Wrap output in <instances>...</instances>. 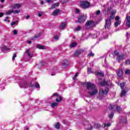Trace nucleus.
<instances>
[{
	"label": "nucleus",
	"mask_w": 130,
	"mask_h": 130,
	"mask_svg": "<svg viewBox=\"0 0 130 130\" xmlns=\"http://www.w3.org/2000/svg\"><path fill=\"white\" fill-rule=\"evenodd\" d=\"M87 89L88 90V94L90 96H95L98 94V87H96L95 84L90 82L87 83Z\"/></svg>",
	"instance_id": "1"
},
{
	"label": "nucleus",
	"mask_w": 130,
	"mask_h": 130,
	"mask_svg": "<svg viewBox=\"0 0 130 130\" xmlns=\"http://www.w3.org/2000/svg\"><path fill=\"white\" fill-rule=\"evenodd\" d=\"M114 18H115V15L111 14L110 17H108L105 19V29H109L110 28V26H111V20H113Z\"/></svg>",
	"instance_id": "2"
},
{
	"label": "nucleus",
	"mask_w": 130,
	"mask_h": 130,
	"mask_svg": "<svg viewBox=\"0 0 130 130\" xmlns=\"http://www.w3.org/2000/svg\"><path fill=\"white\" fill-rule=\"evenodd\" d=\"M108 92H109V89L108 88H106L105 89H103V88L100 89L99 92L100 98L102 99V98H104L105 96H107Z\"/></svg>",
	"instance_id": "3"
},
{
	"label": "nucleus",
	"mask_w": 130,
	"mask_h": 130,
	"mask_svg": "<svg viewBox=\"0 0 130 130\" xmlns=\"http://www.w3.org/2000/svg\"><path fill=\"white\" fill-rule=\"evenodd\" d=\"M109 109H110V110H112V111H115V110H116L118 112H121V111H122V109H121L120 106H118L116 105H110Z\"/></svg>",
	"instance_id": "4"
},
{
	"label": "nucleus",
	"mask_w": 130,
	"mask_h": 130,
	"mask_svg": "<svg viewBox=\"0 0 130 130\" xmlns=\"http://www.w3.org/2000/svg\"><path fill=\"white\" fill-rule=\"evenodd\" d=\"M82 124L84 125V128L86 130H92L93 129V126L90 124H89V122L87 121V120H84L82 122Z\"/></svg>",
	"instance_id": "5"
},
{
	"label": "nucleus",
	"mask_w": 130,
	"mask_h": 130,
	"mask_svg": "<svg viewBox=\"0 0 130 130\" xmlns=\"http://www.w3.org/2000/svg\"><path fill=\"white\" fill-rule=\"evenodd\" d=\"M95 22L92 20H89L86 22L85 28L86 29H91V28H93V27H95Z\"/></svg>",
	"instance_id": "6"
},
{
	"label": "nucleus",
	"mask_w": 130,
	"mask_h": 130,
	"mask_svg": "<svg viewBox=\"0 0 130 130\" xmlns=\"http://www.w3.org/2000/svg\"><path fill=\"white\" fill-rule=\"evenodd\" d=\"M25 55L27 56L29 58H32L33 57V52H31V50L30 49H27L25 51Z\"/></svg>",
	"instance_id": "7"
},
{
	"label": "nucleus",
	"mask_w": 130,
	"mask_h": 130,
	"mask_svg": "<svg viewBox=\"0 0 130 130\" xmlns=\"http://www.w3.org/2000/svg\"><path fill=\"white\" fill-rule=\"evenodd\" d=\"M83 9H88L90 7V3L87 1H83L82 3Z\"/></svg>",
	"instance_id": "8"
},
{
	"label": "nucleus",
	"mask_w": 130,
	"mask_h": 130,
	"mask_svg": "<svg viewBox=\"0 0 130 130\" xmlns=\"http://www.w3.org/2000/svg\"><path fill=\"white\" fill-rule=\"evenodd\" d=\"M22 7V4H14L10 6L11 9H13V10L20 9Z\"/></svg>",
	"instance_id": "9"
},
{
	"label": "nucleus",
	"mask_w": 130,
	"mask_h": 130,
	"mask_svg": "<svg viewBox=\"0 0 130 130\" xmlns=\"http://www.w3.org/2000/svg\"><path fill=\"white\" fill-rule=\"evenodd\" d=\"M54 97H56V99L55 100L56 102H59V101H61L62 100V98L57 93H55L53 94Z\"/></svg>",
	"instance_id": "10"
},
{
	"label": "nucleus",
	"mask_w": 130,
	"mask_h": 130,
	"mask_svg": "<svg viewBox=\"0 0 130 130\" xmlns=\"http://www.w3.org/2000/svg\"><path fill=\"white\" fill-rule=\"evenodd\" d=\"M11 49L10 48L7 47L6 46H4L1 49L2 52H4V53L8 52V51H9Z\"/></svg>",
	"instance_id": "11"
},
{
	"label": "nucleus",
	"mask_w": 130,
	"mask_h": 130,
	"mask_svg": "<svg viewBox=\"0 0 130 130\" xmlns=\"http://www.w3.org/2000/svg\"><path fill=\"white\" fill-rule=\"evenodd\" d=\"M62 66L63 68H67L69 66V60H63L62 63Z\"/></svg>",
	"instance_id": "12"
},
{
	"label": "nucleus",
	"mask_w": 130,
	"mask_h": 130,
	"mask_svg": "<svg viewBox=\"0 0 130 130\" xmlns=\"http://www.w3.org/2000/svg\"><path fill=\"white\" fill-rule=\"evenodd\" d=\"M126 25H127V27H130V16L127 15L126 17Z\"/></svg>",
	"instance_id": "13"
},
{
	"label": "nucleus",
	"mask_w": 130,
	"mask_h": 130,
	"mask_svg": "<svg viewBox=\"0 0 130 130\" xmlns=\"http://www.w3.org/2000/svg\"><path fill=\"white\" fill-rule=\"evenodd\" d=\"M82 52L81 50H77L73 54V56H78L81 54Z\"/></svg>",
	"instance_id": "14"
},
{
	"label": "nucleus",
	"mask_w": 130,
	"mask_h": 130,
	"mask_svg": "<svg viewBox=\"0 0 130 130\" xmlns=\"http://www.w3.org/2000/svg\"><path fill=\"white\" fill-rule=\"evenodd\" d=\"M124 59V55H119L117 56V60H118V62L120 61V60Z\"/></svg>",
	"instance_id": "15"
},
{
	"label": "nucleus",
	"mask_w": 130,
	"mask_h": 130,
	"mask_svg": "<svg viewBox=\"0 0 130 130\" xmlns=\"http://www.w3.org/2000/svg\"><path fill=\"white\" fill-rule=\"evenodd\" d=\"M117 75L118 77H121V76L123 75V72L122 71V70L119 69L117 72Z\"/></svg>",
	"instance_id": "16"
},
{
	"label": "nucleus",
	"mask_w": 130,
	"mask_h": 130,
	"mask_svg": "<svg viewBox=\"0 0 130 130\" xmlns=\"http://www.w3.org/2000/svg\"><path fill=\"white\" fill-rule=\"evenodd\" d=\"M19 87L20 88H27L28 83H27V82H24L23 84H20Z\"/></svg>",
	"instance_id": "17"
},
{
	"label": "nucleus",
	"mask_w": 130,
	"mask_h": 130,
	"mask_svg": "<svg viewBox=\"0 0 130 130\" xmlns=\"http://www.w3.org/2000/svg\"><path fill=\"white\" fill-rule=\"evenodd\" d=\"M78 45V44L76 42H73L70 44L69 45L70 48H73V47H76Z\"/></svg>",
	"instance_id": "18"
},
{
	"label": "nucleus",
	"mask_w": 130,
	"mask_h": 130,
	"mask_svg": "<svg viewBox=\"0 0 130 130\" xmlns=\"http://www.w3.org/2000/svg\"><path fill=\"white\" fill-rule=\"evenodd\" d=\"M109 126H111V123H104V125L102 126L103 128H105V127H109Z\"/></svg>",
	"instance_id": "19"
},
{
	"label": "nucleus",
	"mask_w": 130,
	"mask_h": 130,
	"mask_svg": "<svg viewBox=\"0 0 130 130\" xmlns=\"http://www.w3.org/2000/svg\"><path fill=\"white\" fill-rule=\"evenodd\" d=\"M59 9L55 10L52 14V16H57V15H58V13H59Z\"/></svg>",
	"instance_id": "20"
},
{
	"label": "nucleus",
	"mask_w": 130,
	"mask_h": 130,
	"mask_svg": "<svg viewBox=\"0 0 130 130\" xmlns=\"http://www.w3.org/2000/svg\"><path fill=\"white\" fill-rule=\"evenodd\" d=\"M59 3H55L52 5L51 9L52 10H53V9H55V8H56V7H59Z\"/></svg>",
	"instance_id": "21"
},
{
	"label": "nucleus",
	"mask_w": 130,
	"mask_h": 130,
	"mask_svg": "<svg viewBox=\"0 0 130 130\" xmlns=\"http://www.w3.org/2000/svg\"><path fill=\"white\" fill-rule=\"evenodd\" d=\"M37 48H38L39 49H45V47L44 46L38 44L37 45Z\"/></svg>",
	"instance_id": "22"
},
{
	"label": "nucleus",
	"mask_w": 130,
	"mask_h": 130,
	"mask_svg": "<svg viewBox=\"0 0 130 130\" xmlns=\"http://www.w3.org/2000/svg\"><path fill=\"white\" fill-rule=\"evenodd\" d=\"M87 20V15L85 14H83L82 15V22H85Z\"/></svg>",
	"instance_id": "23"
},
{
	"label": "nucleus",
	"mask_w": 130,
	"mask_h": 130,
	"mask_svg": "<svg viewBox=\"0 0 130 130\" xmlns=\"http://www.w3.org/2000/svg\"><path fill=\"white\" fill-rule=\"evenodd\" d=\"M100 85L102 86H106L107 85V82L106 81H103L100 83Z\"/></svg>",
	"instance_id": "24"
},
{
	"label": "nucleus",
	"mask_w": 130,
	"mask_h": 130,
	"mask_svg": "<svg viewBox=\"0 0 130 130\" xmlns=\"http://www.w3.org/2000/svg\"><path fill=\"white\" fill-rule=\"evenodd\" d=\"M66 25H67L66 22H62L60 26V29H63L66 27Z\"/></svg>",
	"instance_id": "25"
},
{
	"label": "nucleus",
	"mask_w": 130,
	"mask_h": 130,
	"mask_svg": "<svg viewBox=\"0 0 130 130\" xmlns=\"http://www.w3.org/2000/svg\"><path fill=\"white\" fill-rule=\"evenodd\" d=\"M58 105V103H53L51 104V106L52 107V108H54V107L57 106Z\"/></svg>",
	"instance_id": "26"
},
{
	"label": "nucleus",
	"mask_w": 130,
	"mask_h": 130,
	"mask_svg": "<svg viewBox=\"0 0 130 130\" xmlns=\"http://www.w3.org/2000/svg\"><path fill=\"white\" fill-rule=\"evenodd\" d=\"M121 21L119 20H117L115 22V26L117 27L118 25H120Z\"/></svg>",
	"instance_id": "27"
},
{
	"label": "nucleus",
	"mask_w": 130,
	"mask_h": 130,
	"mask_svg": "<svg viewBox=\"0 0 130 130\" xmlns=\"http://www.w3.org/2000/svg\"><path fill=\"white\" fill-rule=\"evenodd\" d=\"M97 75L98 76H100L101 77H104V73H102V72H98Z\"/></svg>",
	"instance_id": "28"
},
{
	"label": "nucleus",
	"mask_w": 130,
	"mask_h": 130,
	"mask_svg": "<svg viewBox=\"0 0 130 130\" xmlns=\"http://www.w3.org/2000/svg\"><path fill=\"white\" fill-rule=\"evenodd\" d=\"M113 116H114V113L112 112L110 114H109V118L111 119V118H113Z\"/></svg>",
	"instance_id": "29"
},
{
	"label": "nucleus",
	"mask_w": 130,
	"mask_h": 130,
	"mask_svg": "<svg viewBox=\"0 0 130 130\" xmlns=\"http://www.w3.org/2000/svg\"><path fill=\"white\" fill-rule=\"evenodd\" d=\"M94 127H95V128H100L101 125L100 124H95Z\"/></svg>",
	"instance_id": "30"
},
{
	"label": "nucleus",
	"mask_w": 130,
	"mask_h": 130,
	"mask_svg": "<svg viewBox=\"0 0 130 130\" xmlns=\"http://www.w3.org/2000/svg\"><path fill=\"white\" fill-rule=\"evenodd\" d=\"M12 13H13V10H9L6 13V15H10L12 14Z\"/></svg>",
	"instance_id": "31"
},
{
	"label": "nucleus",
	"mask_w": 130,
	"mask_h": 130,
	"mask_svg": "<svg viewBox=\"0 0 130 130\" xmlns=\"http://www.w3.org/2000/svg\"><path fill=\"white\" fill-rule=\"evenodd\" d=\"M93 56H94V53L93 52H92V51L90 52V53L89 54H88V57H93Z\"/></svg>",
	"instance_id": "32"
},
{
	"label": "nucleus",
	"mask_w": 130,
	"mask_h": 130,
	"mask_svg": "<svg viewBox=\"0 0 130 130\" xmlns=\"http://www.w3.org/2000/svg\"><path fill=\"white\" fill-rule=\"evenodd\" d=\"M125 94H126V92H125V91L124 90L122 91L121 93V96L122 97L123 96H125Z\"/></svg>",
	"instance_id": "33"
},
{
	"label": "nucleus",
	"mask_w": 130,
	"mask_h": 130,
	"mask_svg": "<svg viewBox=\"0 0 130 130\" xmlns=\"http://www.w3.org/2000/svg\"><path fill=\"white\" fill-rule=\"evenodd\" d=\"M77 22L78 23H82V16H79V17L78 18Z\"/></svg>",
	"instance_id": "34"
},
{
	"label": "nucleus",
	"mask_w": 130,
	"mask_h": 130,
	"mask_svg": "<svg viewBox=\"0 0 130 130\" xmlns=\"http://www.w3.org/2000/svg\"><path fill=\"white\" fill-rule=\"evenodd\" d=\"M21 10H20L19 9L17 10H13V13L14 14H19V13H20Z\"/></svg>",
	"instance_id": "35"
},
{
	"label": "nucleus",
	"mask_w": 130,
	"mask_h": 130,
	"mask_svg": "<svg viewBox=\"0 0 130 130\" xmlns=\"http://www.w3.org/2000/svg\"><path fill=\"white\" fill-rule=\"evenodd\" d=\"M16 57H17V53H14L12 57V60H15V58H16Z\"/></svg>",
	"instance_id": "36"
},
{
	"label": "nucleus",
	"mask_w": 130,
	"mask_h": 130,
	"mask_svg": "<svg viewBox=\"0 0 130 130\" xmlns=\"http://www.w3.org/2000/svg\"><path fill=\"white\" fill-rule=\"evenodd\" d=\"M60 126V125H59V123L58 122L55 124V127H56V128H57L58 129V128H59Z\"/></svg>",
	"instance_id": "37"
},
{
	"label": "nucleus",
	"mask_w": 130,
	"mask_h": 130,
	"mask_svg": "<svg viewBox=\"0 0 130 130\" xmlns=\"http://www.w3.org/2000/svg\"><path fill=\"white\" fill-rule=\"evenodd\" d=\"M78 75H79L78 73H76L75 76L73 77V80H76V79H77V77H78Z\"/></svg>",
	"instance_id": "38"
},
{
	"label": "nucleus",
	"mask_w": 130,
	"mask_h": 130,
	"mask_svg": "<svg viewBox=\"0 0 130 130\" xmlns=\"http://www.w3.org/2000/svg\"><path fill=\"white\" fill-rule=\"evenodd\" d=\"M87 73L88 74H91V73H93V72H92V69L91 68H89L87 70Z\"/></svg>",
	"instance_id": "39"
},
{
	"label": "nucleus",
	"mask_w": 130,
	"mask_h": 130,
	"mask_svg": "<svg viewBox=\"0 0 130 130\" xmlns=\"http://www.w3.org/2000/svg\"><path fill=\"white\" fill-rule=\"evenodd\" d=\"M54 39H55V40L57 41V40H58V39H59V38H58V36H54Z\"/></svg>",
	"instance_id": "40"
},
{
	"label": "nucleus",
	"mask_w": 130,
	"mask_h": 130,
	"mask_svg": "<svg viewBox=\"0 0 130 130\" xmlns=\"http://www.w3.org/2000/svg\"><path fill=\"white\" fill-rule=\"evenodd\" d=\"M35 86L36 88H40V85H39V83H35Z\"/></svg>",
	"instance_id": "41"
},
{
	"label": "nucleus",
	"mask_w": 130,
	"mask_h": 130,
	"mask_svg": "<svg viewBox=\"0 0 130 130\" xmlns=\"http://www.w3.org/2000/svg\"><path fill=\"white\" fill-rule=\"evenodd\" d=\"M120 86L121 89H123L124 88V83H120Z\"/></svg>",
	"instance_id": "42"
},
{
	"label": "nucleus",
	"mask_w": 130,
	"mask_h": 130,
	"mask_svg": "<svg viewBox=\"0 0 130 130\" xmlns=\"http://www.w3.org/2000/svg\"><path fill=\"white\" fill-rule=\"evenodd\" d=\"M75 30V31H80L81 30V26H78Z\"/></svg>",
	"instance_id": "43"
},
{
	"label": "nucleus",
	"mask_w": 130,
	"mask_h": 130,
	"mask_svg": "<svg viewBox=\"0 0 130 130\" xmlns=\"http://www.w3.org/2000/svg\"><path fill=\"white\" fill-rule=\"evenodd\" d=\"M114 54L115 55H117V56H118V55H119V53H118V52H117V51L115 50L114 52Z\"/></svg>",
	"instance_id": "44"
},
{
	"label": "nucleus",
	"mask_w": 130,
	"mask_h": 130,
	"mask_svg": "<svg viewBox=\"0 0 130 130\" xmlns=\"http://www.w3.org/2000/svg\"><path fill=\"white\" fill-rule=\"evenodd\" d=\"M115 14H116V11L113 10V11L112 12L111 14H112V15H115Z\"/></svg>",
	"instance_id": "45"
},
{
	"label": "nucleus",
	"mask_w": 130,
	"mask_h": 130,
	"mask_svg": "<svg viewBox=\"0 0 130 130\" xmlns=\"http://www.w3.org/2000/svg\"><path fill=\"white\" fill-rule=\"evenodd\" d=\"M18 34V31H17V30H13V34L14 35H17Z\"/></svg>",
	"instance_id": "46"
},
{
	"label": "nucleus",
	"mask_w": 130,
	"mask_h": 130,
	"mask_svg": "<svg viewBox=\"0 0 130 130\" xmlns=\"http://www.w3.org/2000/svg\"><path fill=\"white\" fill-rule=\"evenodd\" d=\"M79 13H80V10H79V9H78V8H76V13L79 14Z\"/></svg>",
	"instance_id": "47"
},
{
	"label": "nucleus",
	"mask_w": 130,
	"mask_h": 130,
	"mask_svg": "<svg viewBox=\"0 0 130 130\" xmlns=\"http://www.w3.org/2000/svg\"><path fill=\"white\" fill-rule=\"evenodd\" d=\"M126 64H130V59H128V60H126Z\"/></svg>",
	"instance_id": "48"
},
{
	"label": "nucleus",
	"mask_w": 130,
	"mask_h": 130,
	"mask_svg": "<svg viewBox=\"0 0 130 130\" xmlns=\"http://www.w3.org/2000/svg\"><path fill=\"white\" fill-rule=\"evenodd\" d=\"M129 73H130L129 70H127L125 71V74H126V75L127 74H129Z\"/></svg>",
	"instance_id": "49"
},
{
	"label": "nucleus",
	"mask_w": 130,
	"mask_h": 130,
	"mask_svg": "<svg viewBox=\"0 0 130 130\" xmlns=\"http://www.w3.org/2000/svg\"><path fill=\"white\" fill-rule=\"evenodd\" d=\"M101 13V11H100V10H98L96 11V15H100V13Z\"/></svg>",
	"instance_id": "50"
},
{
	"label": "nucleus",
	"mask_w": 130,
	"mask_h": 130,
	"mask_svg": "<svg viewBox=\"0 0 130 130\" xmlns=\"http://www.w3.org/2000/svg\"><path fill=\"white\" fill-rule=\"evenodd\" d=\"M17 22L15 21V22H13L11 23L12 26H14V25H16L17 24Z\"/></svg>",
	"instance_id": "51"
},
{
	"label": "nucleus",
	"mask_w": 130,
	"mask_h": 130,
	"mask_svg": "<svg viewBox=\"0 0 130 130\" xmlns=\"http://www.w3.org/2000/svg\"><path fill=\"white\" fill-rule=\"evenodd\" d=\"M41 35V34H39V35L35 36V38H38V37H40Z\"/></svg>",
	"instance_id": "52"
},
{
	"label": "nucleus",
	"mask_w": 130,
	"mask_h": 130,
	"mask_svg": "<svg viewBox=\"0 0 130 130\" xmlns=\"http://www.w3.org/2000/svg\"><path fill=\"white\" fill-rule=\"evenodd\" d=\"M119 16H116V17H115V20H116V21H119L118 20H119Z\"/></svg>",
	"instance_id": "53"
},
{
	"label": "nucleus",
	"mask_w": 130,
	"mask_h": 130,
	"mask_svg": "<svg viewBox=\"0 0 130 130\" xmlns=\"http://www.w3.org/2000/svg\"><path fill=\"white\" fill-rule=\"evenodd\" d=\"M43 14V13H42V12L39 13L38 17H41L42 16Z\"/></svg>",
	"instance_id": "54"
},
{
	"label": "nucleus",
	"mask_w": 130,
	"mask_h": 130,
	"mask_svg": "<svg viewBox=\"0 0 130 130\" xmlns=\"http://www.w3.org/2000/svg\"><path fill=\"white\" fill-rule=\"evenodd\" d=\"M46 3H51L52 2V0H45Z\"/></svg>",
	"instance_id": "55"
},
{
	"label": "nucleus",
	"mask_w": 130,
	"mask_h": 130,
	"mask_svg": "<svg viewBox=\"0 0 130 130\" xmlns=\"http://www.w3.org/2000/svg\"><path fill=\"white\" fill-rule=\"evenodd\" d=\"M4 16V13L1 12L0 13V17H3Z\"/></svg>",
	"instance_id": "56"
},
{
	"label": "nucleus",
	"mask_w": 130,
	"mask_h": 130,
	"mask_svg": "<svg viewBox=\"0 0 130 130\" xmlns=\"http://www.w3.org/2000/svg\"><path fill=\"white\" fill-rule=\"evenodd\" d=\"M41 5H44V2H43L42 0L41 1Z\"/></svg>",
	"instance_id": "57"
},
{
	"label": "nucleus",
	"mask_w": 130,
	"mask_h": 130,
	"mask_svg": "<svg viewBox=\"0 0 130 130\" xmlns=\"http://www.w3.org/2000/svg\"><path fill=\"white\" fill-rule=\"evenodd\" d=\"M9 18V17H6V19H4L5 22H6V21H7V20H8V19Z\"/></svg>",
	"instance_id": "58"
},
{
	"label": "nucleus",
	"mask_w": 130,
	"mask_h": 130,
	"mask_svg": "<svg viewBox=\"0 0 130 130\" xmlns=\"http://www.w3.org/2000/svg\"><path fill=\"white\" fill-rule=\"evenodd\" d=\"M30 16H29V15H27V16H26V20H28V19H29V17Z\"/></svg>",
	"instance_id": "59"
},
{
	"label": "nucleus",
	"mask_w": 130,
	"mask_h": 130,
	"mask_svg": "<svg viewBox=\"0 0 130 130\" xmlns=\"http://www.w3.org/2000/svg\"><path fill=\"white\" fill-rule=\"evenodd\" d=\"M27 43H28V44H31V43H32V42L28 41Z\"/></svg>",
	"instance_id": "60"
},
{
	"label": "nucleus",
	"mask_w": 130,
	"mask_h": 130,
	"mask_svg": "<svg viewBox=\"0 0 130 130\" xmlns=\"http://www.w3.org/2000/svg\"><path fill=\"white\" fill-rule=\"evenodd\" d=\"M128 35H129V34H128V32H126V36H128Z\"/></svg>",
	"instance_id": "61"
},
{
	"label": "nucleus",
	"mask_w": 130,
	"mask_h": 130,
	"mask_svg": "<svg viewBox=\"0 0 130 130\" xmlns=\"http://www.w3.org/2000/svg\"><path fill=\"white\" fill-rule=\"evenodd\" d=\"M1 3H4L5 2V0H1Z\"/></svg>",
	"instance_id": "62"
},
{
	"label": "nucleus",
	"mask_w": 130,
	"mask_h": 130,
	"mask_svg": "<svg viewBox=\"0 0 130 130\" xmlns=\"http://www.w3.org/2000/svg\"><path fill=\"white\" fill-rule=\"evenodd\" d=\"M7 22H8V23H10V20H7Z\"/></svg>",
	"instance_id": "63"
},
{
	"label": "nucleus",
	"mask_w": 130,
	"mask_h": 130,
	"mask_svg": "<svg viewBox=\"0 0 130 130\" xmlns=\"http://www.w3.org/2000/svg\"><path fill=\"white\" fill-rule=\"evenodd\" d=\"M26 129H27V130H29V128L26 127Z\"/></svg>",
	"instance_id": "64"
}]
</instances>
